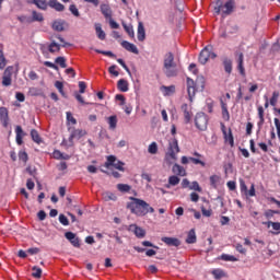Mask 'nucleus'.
Wrapping results in <instances>:
<instances>
[{"instance_id": "obj_33", "label": "nucleus", "mask_w": 280, "mask_h": 280, "mask_svg": "<svg viewBox=\"0 0 280 280\" xmlns=\"http://www.w3.org/2000/svg\"><path fill=\"white\" fill-rule=\"evenodd\" d=\"M161 91L164 92V95H173V93H176V86L175 85H162Z\"/></svg>"}, {"instance_id": "obj_59", "label": "nucleus", "mask_w": 280, "mask_h": 280, "mask_svg": "<svg viewBox=\"0 0 280 280\" xmlns=\"http://www.w3.org/2000/svg\"><path fill=\"white\" fill-rule=\"evenodd\" d=\"M108 72L114 75L115 78L119 77V71H117V66L113 65L109 67Z\"/></svg>"}, {"instance_id": "obj_31", "label": "nucleus", "mask_w": 280, "mask_h": 280, "mask_svg": "<svg viewBox=\"0 0 280 280\" xmlns=\"http://www.w3.org/2000/svg\"><path fill=\"white\" fill-rule=\"evenodd\" d=\"M43 21H45L43 13H38V11H32V21L31 22L43 23Z\"/></svg>"}, {"instance_id": "obj_61", "label": "nucleus", "mask_w": 280, "mask_h": 280, "mask_svg": "<svg viewBox=\"0 0 280 280\" xmlns=\"http://www.w3.org/2000/svg\"><path fill=\"white\" fill-rule=\"evenodd\" d=\"M19 159H20V161H22L23 163H27V160H28L27 152H25V151H20V153H19Z\"/></svg>"}, {"instance_id": "obj_4", "label": "nucleus", "mask_w": 280, "mask_h": 280, "mask_svg": "<svg viewBox=\"0 0 280 280\" xmlns=\"http://www.w3.org/2000/svg\"><path fill=\"white\" fill-rule=\"evenodd\" d=\"M124 165H126L121 161H117V156L115 155H108L106 158L105 167L109 170L110 167H115V170H118L119 172H126V168H124Z\"/></svg>"}, {"instance_id": "obj_25", "label": "nucleus", "mask_w": 280, "mask_h": 280, "mask_svg": "<svg viewBox=\"0 0 280 280\" xmlns=\"http://www.w3.org/2000/svg\"><path fill=\"white\" fill-rule=\"evenodd\" d=\"M95 32H96V36L100 40H106V32H104V30H102L101 23L95 24Z\"/></svg>"}, {"instance_id": "obj_13", "label": "nucleus", "mask_w": 280, "mask_h": 280, "mask_svg": "<svg viewBox=\"0 0 280 280\" xmlns=\"http://www.w3.org/2000/svg\"><path fill=\"white\" fill-rule=\"evenodd\" d=\"M82 137H86V130L84 129H73L70 133L69 141L72 142L73 139L80 140Z\"/></svg>"}, {"instance_id": "obj_45", "label": "nucleus", "mask_w": 280, "mask_h": 280, "mask_svg": "<svg viewBox=\"0 0 280 280\" xmlns=\"http://www.w3.org/2000/svg\"><path fill=\"white\" fill-rule=\"evenodd\" d=\"M0 119L4 121V124L8 121V108L0 107Z\"/></svg>"}, {"instance_id": "obj_58", "label": "nucleus", "mask_w": 280, "mask_h": 280, "mask_svg": "<svg viewBox=\"0 0 280 280\" xmlns=\"http://www.w3.org/2000/svg\"><path fill=\"white\" fill-rule=\"evenodd\" d=\"M280 211L279 210H267L265 212L266 218H273V215H279Z\"/></svg>"}, {"instance_id": "obj_38", "label": "nucleus", "mask_w": 280, "mask_h": 280, "mask_svg": "<svg viewBox=\"0 0 280 280\" xmlns=\"http://www.w3.org/2000/svg\"><path fill=\"white\" fill-rule=\"evenodd\" d=\"M190 163L194 165H200L201 167H207V163L202 161V158H189Z\"/></svg>"}, {"instance_id": "obj_27", "label": "nucleus", "mask_w": 280, "mask_h": 280, "mask_svg": "<svg viewBox=\"0 0 280 280\" xmlns=\"http://www.w3.org/2000/svg\"><path fill=\"white\" fill-rule=\"evenodd\" d=\"M130 229H135L133 233H135L136 237H140V238L145 237V230H143L140 226H137V224H131Z\"/></svg>"}, {"instance_id": "obj_26", "label": "nucleus", "mask_w": 280, "mask_h": 280, "mask_svg": "<svg viewBox=\"0 0 280 280\" xmlns=\"http://www.w3.org/2000/svg\"><path fill=\"white\" fill-rule=\"evenodd\" d=\"M101 12L105 16V19H113V11L108 4L101 5Z\"/></svg>"}, {"instance_id": "obj_6", "label": "nucleus", "mask_w": 280, "mask_h": 280, "mask_svg": "<svg viewBox=\"0 0 280 280\" xmlns=\"http://www.w3.org/2000/svg\"><path fill=\"white\" fill-rule=\"evenodd\" d=\"M12 71H14V67L9 66L5 68L2 74V86H12Z\"/></svg>"}, {"instance_id": "obj_17", "label": "nucleus", "mask_w": 280, "mask_h": 280, "mask_svg": "<svg viewBox=\"0 0 280 280\" xmlns=\"http://www.w3.org/2000/svg\"><path fill=\"white\" fill-rule=\"evenodd\" d=\"M161 241L166 244V246H175L178 247L180 246V240L176 238V237H167L164 236L161 238Z\"/></svg>"}, {"instance_id": "obj_15", "label": "nucleus", "mask_w": 280, "mask_h": 280, "mask_svg": "<svg viewBox=\"0 0 280 280\" xmlns=\"http://www.w3.org/2000/svg\"><path fill=\"white\" fill-rule=\"evenodd\" d=\"M121 47H124V49H126V51H130L131 54H139V48H137V46L128 40H122L121 42Z\"/></svg>"}, {"instance_id": "obj_20", "label": "nucleus", "mask_w": 280, "mask_h": 280, "mask_svg": "<svg viewBox=\"0 0 280 280\" xmlns=\"http://www.w3.org/2000/svg\"><path fill=\"white\" fill-rule=\"evenodd\" d=\"M176 65V61L174 60V54L173 52H166L164 55V61L163 67H170Z\"/></svg>"}, {"instance_id": "obj_30", "label": "nucleus", "mask_w": 280, "mask_h": 280, "mask_svg": "<svg viewBox=\"0 0 280 280\" xmlns=\"http://www.w3.org/2000/svg\"><path fill=\"white\" fill-rule=\"evenodd\" d=\"M8 65V59H5V55L3 54V46H0V69L3 71Z\"/></svg>"}, {"instance_id": "obj_64", "label": "nucleus", "mask_w": 280, "mask_h": 280, "mask_svg": "<svg viewBox=\"0 0 280 280\" xmlns=\"http://www.w3.org/2000/svg\"><path fill=\"white\" fill-rule=\"evenodd\" d=\"M273 121H275V126H276L277 131H278V138L280 140V120H279V118H275Z\"/></svg>"}, {"instance_id": "obj_10", "label": "nucleus", "mask_w": 280, "mask_h": 280, "mask_svg": "<svg viewBox=\"0 0 280 280\" xmlns=\"http://www.w3.org/2000/svg\"><path fill=\"white\" fill-rule=\"evenodd\" d=\"M187 93L189 102H194V97H196V82H194V79L187 78Z\"/></svg>"}, {"instance_id": "obj_14", "label": "nucleus", "mask_w": 280, "mask_h": 280, "mask_svg": "<svg viewBox=\"0 0 280 280\" xmlns=\"http://www.w3.org/2000/svg\"><path fill=\"white\" fill-rule=\"evenodd\" d=\"M26 3L36 5L38 10H47V8H49L47 0H27Z\"/></svg>"}, {"instance_id": "obj_36", "label": "nucleus", "mask_w": 280, "mask_h": 280, "mask_svg": "<svg viewBox=\"0 0 280 280\" xmlns=\"http://www.w3.org/2000/svg\"><path fill=\"white\" fill-rule=\"evenodd\" d=\"M107 124L109 126V130H115L117 128V116L107 117Z\"/></svg>"}, {"instance_id": "obj_19", "label": "nucleus", "mask_w": 280, "mask_h": 280, "mask_svg": "<svg viewBox=\"0 0 280 280\" xmlns=\"http://www.w3.org/2000/svg\"><path fill=\"white\" fill-rule=\"evenodd\" d=\"M237 69L241 73V75L246 77V69L244 68V54L241 52L238 54V59H237Z\"/></svg>"}, {"instance_id": "obj_9", "label": "nucleus", "mask_w": 280, "mask_h": 280, "mask_svg": "<svg viewBox=\"0 0 280 280\" xmlns=\"http://www.w3.org/2000/svg\"><path fill=\"white\" fill-rule=\"evenodd\" d=\"M221 130L223 132L224 141L225 143H229L231 148L235 145V139L233 138V131L229 129V132H226V127L224 124L221 125Z\"/></svg>"}, {"instance_id": "obj_16", "label": "nucleus", "mask_w": 280, "mask_h": 280, "mask_svg": "<svg viewBox=\"0 0 280 280\" xmlns=\"http://www.w3.org/2000/svg\"><path fill=\"white\" fill-rule=\"evenodd\" d=\"M182 110L184 113V119L186 124H189V121H191V117L194 116V114L191 113V107H189V105L185 103L182 105Z\"/></svg>"}, {"instance_id": "obj_56", "label": "nucleus", "mask_w": 280, "mask_h": 280, "mask_svg": "<svg viewBox=\"0 0 280 280\" xmlns=\"http://www.w3.org/2000/svg\"><path fill=\"white\" fill-rule=\"evenodd\" d=\"M59 222L62 226H69V219L65 214L59 215Z\"/></svg>"}, {"instance_id": "obj_53", "label": "nucleus", "mask_w": 280, "mask_h": 280, "mask_svg": "<svg viewBox=\"0 0 280 280\" xmlns=\"http://www.w3.org/2000/svg\"><path fill=\"white\" fill-rule=\"evenodd\" d=\"M66 115H67V121L72 124V126H75V124H78V120L73 117V114H71V112H67Z\"/></svg>"}, {"instance_id": "obj_35", "label": "nucleus", "mask_w": 280, "mask_h": 280, "mask_svg": "<svg viewBox=\"0 0 280 280\" xmlns=\"http://www.w3.org/2000/svg\"><path fill=\"white\" fill-rule=\"evenodd\" d=\"M223 66H224L225 73L231 74L233 71V61H231V59H224Z\"/></svg>"}, {"instance_id": "obj_41", "label": "nucleus", "mask_w": 280, "mask_h": 280, "mask_svg": "<svg viewBox=\"0 0 280 280\" xmlns=\"http://www.w3.org/2000/svg\"><path fill=\"white\" fill-rule=\"evenodd\" d=\"M117 189H118V191H121V194H128V191H130V189H132V187H130V185H128V184H118Z\"/></svg>"}, {"instance_id": "obj_24", "label": "nucleus", "mask_w": 280, "mask_h": 280, "mask_svg": "<svg viewBox=\"0 0 280 280\" xmlns=\"http://www.w3.org/2000/svg\"><path fill=\"white\" fill-rule=\"evenodd\" d=\"M138 40L143 43L145 40V26H143V22L138 23Z\"/></svg>"}, {"instance_id": "obj_62", "label": "nucleus", "mask_w": 280, "mask_h": 280, "mask_svg": "<svg viewBox=\"0 0 280 280\" xmlns=\"http://www.w3.org/2000/svg\"><path fill=\"white\" fill-rule=\"evenodd\" d=\"M258 117H259V124H264L265 119H264V107L262 106H258Z\"/></svg>"}, {"instance_id": "obj_37", "label": "nucleus", "mask_w": 280, "mask_h": 280, "mask_svg": "<svg viewBox=\"0 0 280 280\" xmlns=\"http://www.w3.org/2000/svg\"><path fill=\"white\" fill-rule=\"evenodd\" d=\"M178 183H180V178H178L176 175H172L168 177V185H166V187L167 189H170V185H172V187H176Z\"/></svg>"}, {"instance_id": "obj_43", "label": "nucleus", "mask_w": 280, "mask_h": 280, "mask_svg": "<svg viewBox=\"0 0 280 280\" xmlns=\"http://www.w3.org/2000/svg\"><path fill=\"white\" fill-rule=\"evenodd\" d=\"M211 275H213L214 279H222L225 276L222 269H213Z\"/></svg>"}, {"instance_id": "obj_7", "label": "nucleus", "mask_w": 280, "mask_h": 280, "mask_svg": "<svg viewBox=\"0 0 280 280\" xmlns=\"http://www.w3.org/2000/svg\"><path fill=\"white\" fill-rule=\"evenodd\" d=\"M163 71L166 78H176L180 70L178 69V65L175 63L173 66H164Z\"/></svg>"}, {"instance_id": "obj_21", "label": "nucleus", "mask_w": 280, "mask_h": 280, "mask_svg": "<svg viewBox=\"0 0 280 280\" xmlns=\"http://www.w3.org/2000/svg\"><path fill=\"white\" fill-rule=\"evenodd\" d=\"M48 5L49 8H52V10H56V12H65L63 4L60 3L58 0H49Z\"/></svg>"}, {"instance_id": "obj_51", "label": "nucleus", "mask_w": 280, "mask_h": 280, "mask_svg": "<svg viewBox=\"0 0 280 280\" xmlns=\"http://www.w3.org/2000/svg\"><path fill=\"white\" fill-rule=\"evenodd\" d=\"M201 213L205 215V218H211L213 210L205 208V206H201Z\"/></svg>"}, {"instance_id": "obj_40", "label": "nucleus", "mask_w": 280, "mask_h": 280, "mask_svg": "<svg viewBox=\"0 0 280 280\" xmlns=\"http://www.w3.org/2000/svg\"><path fill=\"white\" fill-rule=\"evenodd\" d=\"M32 270V277H34V279H40L43 277V269H40V267L34 266Z\"/></svg>"}, {"instance_id": "obj_54", "label": "nucleus", "mask_w": 280, "mask_h": 280, "mask_svg": "<svg viewBox=\"0 0 280 280\" xmlns=\"http://www.w3.org/2000/svg\"><path fill=\"white\" fill-rule=\"evenodd\" d=\"M115 100H116L117 102H120V103H119V106H126V96H124L122 94H117V95L115 96Z\"/></svg>"}, {"instance_id": "obj_22", "label": "nucleus", "mask_w": 280, "mask_h": 280, "mask_svg": "<svg viewBox=\"0 0 280 280\" xmlns=\"http://www.w3.org/2000/svg\"><path fill=\"white\" fill-rule=\"evenodd\" d=\"M15 133H16V143L18 145H23V137H25V132H23V128L21 126L15 127Z\"/></svg>"}, {"instance_id": "obj_23", "label": "nucleus", "mask_w": 280, "mask_h": 280, "mask_svg": "<svg viewBox=\"0 0 280 280\" xmlns=\"http://www.w3.org/2000/svg\"><path fill=\"white\" fill-rule=\"evenodd\" d=\"M65 25H67V22H65V20H56L52 23V30L55 32H65Z\"/></svg>"}, {"instance_id": "obj_44", "label": "nucleus", "mask_w": 280, "mask_h": 280, "mask_svg": "<svg viewBox=\"0 0 280 280\" xmlns=\"http://www.w3.org/2000/svg\"><path fill=\"white\" fill-rule=\"evenodd\" d=\"M55 62L61 67V69H67V59L65 57H57Z\"/></svg>"}, {"instance_id": "obj_46", "label": "nucleus", "mask_w": 280, "mask_h": 280, "mask_svg": "<svg viewBox=\"0 0 280 280\" xmlns=\"http://www.w3.org/2000/svg\"><path fill=\"white\" fill-rule=\"evenodd\" d=\"M218 183H220V176L218 175H211L210 176V185L215 189L218 187Z\"/></svg>"}, {"instance_id": "obj_55", "label": "nucleus", "mask_w": 280, "mask_h": 280, "mask_svg": "<svg viewBox=\"0 0 280 280\" xmlns=\"http://www.w3.org/2000/svg\"><path fill=\"white\" fill-rule=\"evenodd\" d=\"M96 54H102L103 56H108L109 58H115V54H113V51L110 50H100V49H95Z\"/></svg>"}, {"instance_id": "obj_18", "label": "nucleus", "mask_w": 280, "mask_h": 280, "mask_svg": "<svg viewBox=\"0 0 280 280\" xmlns=\"http://www.w3.org/2000/svg\"><path fill=\"white\" fill-rule=\"evenodd\" d=\"M129 83L126 79H120L117 82V89L120 91V93H128L130 91Z\"/></svg>"}, {"instance_id": "obj_52", "label": "nucleus", "mask_w": 280, "mask_h": 280, "mask_svg": "<svg viewBox=\"0 0 280 280\" xmlns=\"http://www.w3.org/2000/svg\"><path fill=\"white\" fill-rule=\"evenodd\" d=\"M278 100H279V92H273L272 96L270 98V105L271 106H277Z\"/></svg>"}, {"instance_id": "obj_34", "label": "nucleus", "mask_w": 280, "mask_h": 280, "mask_svg": "<svg viewBox=\"0 0 280 280\" xmlns=\"http://www.w3.org/2000/svg\"><path fill=\"white\" fill-rule=\"evenodd\" d=\"M122 27L125 32H127L129 38H135V28L132 27V24L122 23Z\"/></svg>"}, {"instance_id": "obj_60", "label": "nucleus", "mask_w": 280, "mask_h": 280, "mask_svg": "<svg viewBox=\"0 0 280 280\" xmlns=\"http://www.w3.org/2000/svg\"><path fill=\"white\" fill-rule=\"evenodd\" d=\"M69 10L71 14H73V16H80V11L78 10V7H75V4H71L69 7Z\"/></svg>"}, {"instance_id": "obj_32", "label": "nucleus", "mask_w": 280, "mask_h": 280, "mask_svg": "<svg viewBox=\"0 0 280 280\" xmlns=\"http://www.w3.org/2000/svg\"><path fill=\"white\" fill-rule=\"evenodd\" d=\"M31 137L35 143H38V145H40V143H43V139L40 138V135L38 133V131L36 129L31 130Z\"/></svg>"}, {"instance_id": "obj_2", "label": "nucleus", "mask_w": 280, "mask_h": 280, "mask_svg": "<svg viewBox=\"0 0 280 280\" xmlns=\"http://www.w3.org/2000/svg\"><path fill=\"white\" fill-rule=\"evenodd\" d=\"M222 8L225 10L223 11V14H232L233 10L235 8V1L234 0H229L228 2H222V0H217L215 5H214V13L218 15L220 12H222Z\"/></svg>"}, {"instance_id": "obj_5", "label": "nucleus", "mask_w": 280, "mask_h": 280, "mask_svg": "<svg viewBox=\"0 0 280 280\" xmlns=\"http://www.w3.org/2000/svg\"><path fill=\"white\" fill-rule=\"evenodd\" d=\"M195 126L198 130L205 131L207 130V126H209V116L205 113H197L195 117Z\"/></svg>"}, {"instance_id": "obj_49", "label": "nucleus", "mask_w": 280, "mask_h": 280, "mask_svg": "<svg viewBox=\"0 0 280 280\" xmlns=\"http://www.w3.org/2000/svg\"><path fill=\"white\" fill-rule=\"evenodd\" d=\"M55 86L59 91V93L65 97V84L60 81H56Z\"/></svg>"}, {"instance_id": "obj_48", "label": "nucleus", "mask_w": 280, "mask_h": 280, "mask_svg": "<svg viewBox=\"0 0 280 280\" xmlns=\"http://www.w3.org/2000/svg\"><path fill=\"white\" fill-rule=\"evenodd\" d=\"M189 189L192 191H199V194L202 192V187H200V184H198V182H192L189 186Z\"/></svg>"}, {"instance_id": "obj_63", "label": "nucleus", "mask_w": 280, "mask_h": 280, "mask_svg": "<svg viewBox=\"0 0 280 280\" xmlns=\"http://www.w3.org/2000/svg\"><path fill=\"white\" fill-rule=\"evenodd\" d=\"M245 196H249V198L255 197V184H252L249 190H247V192H245Z\"/></svg>"}, {"instance_id": "obj_29", "label": "nucleus", "mask_w": 280, "mask_h": 280, "mask_svg": "<svg viewBox=\"0 0 280 280\" xmlns=\"http://www.w3.org/2000/svg\"><path fill=\"white\" fill-rule=\"evenodd\" d=\"M196 242H197L196 230L191 229L188 232L186 244H196Z\"/></svg>"}, {"instance_id": "obj_50", "label": "nucleus", "mask_w": 280, "mask_h": 280, "mask_svg": "<svg viewBox=\"0 0 280 280\" xmlns=\"http://www.w3.org/2000/svg\"><path fill=\"white\" fill-rule=\"evenodd\" d=\"M221 259L223 261H237V258H235V256L229 254L221 255Z\"/></svg>"}, {"instance_id": "obj_28", "label": "nucleus", "mask_w": 280, "mask_h": 280, "mask_svg": "<svg viewBox=\"0 0 280 280\" xmlns=\"http://www.w3.org/2000/svg\"><path fill=\"white\" fill-rule=\"evenodd\" d=\"M173 174H176L177 176H187V171H185V167L175 164L173 166Z\"/></svg>"}, {"instance_id": "obj_3", "label": "nucleus", "mask_w": 280, "mask_h": 280, "mask_svg": "<svg viewBox=\"0 0 280 280\" xmlns=\"http://www.w3.org/2000/svg\"><path fill=\"white\" fill-rule=\"evenodd\" d=\"M210 58L212 60H214V58H218V55H215V52H213V47L208 45L199 54L200 65H207V62H209Z\"/></svg>"}, {"instance_id": "obj_1", "label": "nucleus", "mask_w": 280, "mask_h": 280, "mask_svg": "<svg viewBox=\"0 0 280 280\" xmlns=\"http://www.w3.org/2000/svg\"><path fill=\"white\" fill-rule=\"evenodd\" d=\"M132 202L128 205L131 213L138 215V218H143L149 213H154V208L150 207V203L145 202L143 199L132 198Z\"/></svg>"}, {"instance_id": "obj_47", "label": "nucleus", "mask_w": 280, "mask_h": 280, "mask_svg": "<svg viewBox=\"0 0 280 280\" xmlns=\"http://www.w3.org/2000/svg\"><path fill=\"white\" fill-rule=\"evenodd\" d=\"M148 152H149V154H156V152H159V145L156 144V142H152L149 145Z\"/></svg>"}, {"instance_id": "obj_42", "label": "nucleus", "mask_w": 280, "mask_h": 280, "mask_svg": "<svg viewBox=\"0 0 280 280\" xmlns=\"http://www.w3.org/2000/svg\"><path fill=\"white\" fill-rule=\"evenodd\" d=\"M39 50L42 51L43 56H45V58H49V45L39 44Z\"/></svg>"}, {"instance_id": "obj_8", "label": "nucleus", "mask_w": 280, "mask_h": 280, "mask_svg": "<svg viewBox=\"0 0 280 280\" xmlns=\"http://www.w3.org/2000/svg\"><path fill=\"white\" fill-rule=\"evenodd\" d=\"M168 152H170L171 159H176V154H178V152H180V148L178 147V140L176 138H173L170 141Z\"/></svg>"}, {"instance_id": "obj_57", "label": "nucleus", "mask_w": 280, "mask_h": 280, "mask_svg": "<svg viewBox=\"0 0 280 280\" xmlns=\"http://www.w3.org/2000/svg\"><path fill=\"white\" fill-rule=\"evenodd\" d=\"M268 228L272 226L273 231H280V223L269 221L266 223Z\"/></svg>"}, {"instance_id": "obj_39", "label": "nucleus", "mask_w": 280, "mask_h": 280, "mask_svg": "<svg viewBox=\"0 0 280 280\" xmlns=\"http://www.w3.org/2000/svg\"><path fill=\"white\" fill-rule=\"evenodd\" d=\"M48 51L50 54H56V51H60V44L56 43V42H51L48 45Z\"/></svg>"}, {"instance_id": "obj_11", "label": "nucleus", "mask_w": 280, "mask_h": 280, "mask_svg": "<svg viewBox=\"0 0 280 280\" xmlns=\"http://www.w3.org/2000/svg\"><path fill=\"white\" fill-rule=\"evenodd\" d=\"M65 237L70 242V244H72V246H74V248H80V237H78L75 233L66 232Z\"/></svg>"}, {"instance_id": "obj_12", "label": "nucleus", "mask_w": 280, "mask_h": 280, "mask_svg": "<svg viewBox=\"0 0 280 280\" xmlns=\"http://www.w3.org/2000/svg\"><path fill=\"white\" fill-rule=\"evenodd\" d=\"M220 104H221L222 119L224 121H230L231 120V114L229 113V105L226 104V102H224V100H220Z\"/></svg>"}]
</instances>
